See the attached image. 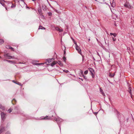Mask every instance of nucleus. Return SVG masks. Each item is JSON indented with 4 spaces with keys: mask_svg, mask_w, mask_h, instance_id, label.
Wrapping results in <instances>:
<instances>
[{
    "mask_svg": "<svg viewBox=\"0 0 134 134\" xmlns=\"http://www.w3.org/2000/svg\"><path fill=\"white\" fill-rule=\"evenodd\" d=\"M17 107H16L15 108V109L16 110L17 109Z\"/></svg>",
    "mask_w": 134,
    "mask_h": 134,
    "instance_id": "nucleus-48",
    "label": "nucleus"
},
{
    "mask_svg": "<svg viewBox=\"0 0 134 134\" xmlns=\"http://www.w3.org/2000/svg\"><path fill=\"white\" fill-rule=\"evenodd\" d=\"M88 73V71L87 70L85 71L84 72V74H87Z\"/></svg>",
    "mask_w": 134,
    "mask_h": 134,
    "instance_id": "nucleus-29",
    "label": "nucleus"
},
{
    "mask_svg": "<svg viewBox=\"0 0 134 134\" xmlns=\"http://www.w3.org/2000/svg\"><path fill=\"white\" fill-rule=\"evenodd\" d=\"M63 71L64 72L66 73H68L69 72V71L68 70H63Z\"/></svg>",
    "mask_w": 134,
    "mask_h": 134,
    "instance_id": "nucleus-24",
    "label": "nucleus"
},
{
    "mask_svg": "<svg viewBox=\"0 0 134 134\" xmlns=\"http://www.w3.org/2000/svg\"><path fill=\"white\" fill-rule=\"evenodd\" d=\"M71 39H72V40L73 41H74V39L72 37H71Z\"/></svg>",
    "mask_w": 134,
    "mask_h": 134,
    "instance_id": "nucleus-43",
    "label": "nucleus"
},
{
    "mask_svg": "<svg viewBox=\"0 0 134 134\" xmlns=\"http://www.w3.org/2000/svg\"><path fill=\"white\" fill-rule=\"evenodd\" d=\"M50 117H49L48 116H47L46 117H41V118L40 119L41 120H46L49 119H50Z\"/></svg>",
    "mask_w": 134,
    "mask_h": 134,
    "instance_id": "nucleus-6",
    "label": "nucleus"
},
{
    "mask_svg": "<svg viewBox=\"0 0 134 134\" xmlns=\"http://www.w3.org/2000/svg\"><path fill=\"white\" fill-rule=\"evenodd\" d=\"M80 72L82 74V75H83V71L82 70H80Z\"/></svg>",
    "mask_w": 134,
    "mask_h": 134,
    "instance_id": "nucleus-31",
    "label": "nucleus"
},
{
    "mask_svg": "<svg viewBox=\"0 0 134 134\" xmlns=\"http://www.w3.org/2000/svg\"><path fill=\"white\" fill-rule=\"evenodd\" d=\"M22 1H24V0H21Z\"/></svg>",
    "mask_w": 134,
    "mask_h": 134,
    "instance_id": "nucleus-52",
    "label": "nucleus"
},
{
    "mask_svg": "<svg viewBox=\"0 0 134 134\" xmlns=\"http://www.w3.org/2000/svg\"><path fill=\"white\" fill-rule=\"evenodd\" d=\"M34 64L35 65H40V63H34Z\"/></svg>",
    "mask_w": 134,
    "mask_h": 134,
    "instance_id": "nucleus-28",
    "label": "nucleus"
},
{
    "mask_svg": "<svg viewBox=\"0 0 134 134\" xmlns=\"http://www.w3.org/2000/svg\"><path fill=\"white\" fill-rule=\"evenodd\" d=\"M131 88L130 87H129V92L130 93V94L131 96V97L132 98V93H131Z\"/></svg>",
    "mask_w": 134,
    "mask_h": 134,
    "instance_id": "nucleus-15",
    "label": "nucleus"
},
{
    "mask_svg": "<svg viewBox=\"0 0 134 134\" xmlns=\"http://www.w3.org/2000/svg\"><path fill=\"white\" fill-rule=\"evenodd\" d=\"M1 119L2 120H4L5 118V114L4 113L2 112L1 114Z\"/></svg>",
    "mask_w": 134,
    "mask_h": 134,
    "instance_id": "nucleus-5",
    "label": "nucleus"
},
{
    "mask_svg": "<svg viewBox=\"0 0 134 134\" xmlns=\"http://www.w3.org/2000/svg\"><path fill=\"white\" fill-rule=\"evenodd\" d=\"M54 120L57 122L59 128L60 130V131L61 126L60 125V124L61 122L62 121V120L59 117H58V118H54Z\"/></svg>",
    "mask_w": 134,
    "mask_h": 134,
    "instance_id": "nucleus-1",
    "label": "nucleus"
},
{
    "mask_svg": "<svg viewBox=\"0 0 134 134\" xmlns=\"http://www.w3.org/2000/svg\"><path fill=\"white\" fill-rule=\"evenodd\" d=\"M124 6L129 9H131L133 8V7L130 5V3L128 2H126L124 5Z\"/></svg>",
    "mask_w": 134,
    "mask_h": 134,
    "instance_id": "nucleus-2",
    "label": "nucleus"
},
{
    "mask_svg": "<svg viewBox=\"0 0 134 134\" xmlns=\"http://www.w3.org/2000/svg\"><path fill=\"white\" fill-rule=\"evenodd\" d=\"M112 17L115 20L116 19V18H119L118 16L116 15L115 14H113L112 15Z\"/></svg>",
    "mask_w": 134,
    "mask_h": 134,
    "instance_id": "nucleus-8",
    "label": "nucleus"
},
{
    "mask_svg": "<svg viewBox=\"0 0 134 134\" xmlns=\"http://www.w3.org/2000/svg\"><path fill=\"white\" fill-rule=\"evenodd\" d=\"M56 30H58V31H59V32H62L63 31V30L62 29H60L58 27H56L55 28Z\"/></svg>",
    "mask_w": 134,
    "mask_h": 134,
    "instance_id": "nucleus-14",
    "label": "nucleus"
},
{
    "mask_svg": "<svg viewBox=\"0 0 134 134\" xmlns=\"http://www.w3.org/2000/svg\"><path fill=\"white\" fill-rule=\"evenodd\" d=\"M45 29L44 27H43L42 26H40L39 27V28L38 29Z\"/></svg>",
    "mask_w": 134,
    "mask_h": 134,
    "instance_id": "nucleus-17",
    "label": "nucleus"
},
{
    "mask_svg": "<svg viewBox=\"0 0 134 134\" xmlns=\"http://www.w3.org/2000/svg\"><path fill=\"white\" fill-rule=\"evenodd\" d=\"M97 41H98V40L97 39Z\"/></svg>",
    "mask_w": 134,
    "mask_h": 134,
    "instance_id": "nucleus-54",
    "label": "nucleus"
},
{
    "mask_svg": "<svg viewBox=\"0 0 134 134\" xmlns=\"http://www.w3.org/2000/svg\"><path fill=\"white\" fill-rule=\"evenodd\" d=\"M15 7V5L14 4H12V5L11 6V7L12 8L14 7Z\"/></svg>",
    "mask_w": 134,
    "mask_h": 134,
    "instance_id": "nucleus-32",
    "label": "nucleus"
},
{
    "mask_svg": "<svg viewBox=\"0 0 134 134\" xmlns=\"http://www.w3.org/2000/svg\"><path fill=\"white\" fill-rule=\"evenodd\" d=\"M42 9H43L44 10H46V6L45 5H44L42 6Z\"/></svg>",
    "mask_w": 134,
    "mask_h": 134,
    "instance_id": "nucleus-19",
    "label": "nucleus"
},
{
    "mask_svg": "<svg viewBox=\"0 0 134 134\" xmlns=\"http://www.w3.org/2000/svg\"><path fill=\"white\" fill-rule=\"evenodd\" d=\"M40 63V65H42V64H44V63Z\"/></svg>",
    "mask_w": 134,
    "mask_h": 134,
    "instance_id": "nucleus-45",
    "label": "nucleus"
},
{
    "mask_svg": "<svg viewBox=\"0 0 134 134\" xmlns=\"http://www.w3.org/2000/svg\"><path fill=\"white\" fill-rule=\"evenodd\" d=\"M82 76H83L86 80H87V78L86 76H84L83 75H82Z\"/></svg>",
    "mask_w": 134,
    "mask_h": 134,
    "instance_id": "nucleus-22",
    "label": "nucleus"
},
{
    "mask_svg": "<svg viewBox=\"0 0 134 134\" xmlns=\"http://www.w3.org/2000/svg\"><path fill=\"white\" fill-rule=\"evenodd\" d=\"M11 63H16L14 61H11Z\"/></svg>",
    "mask_w": 134,
    "mask_h": 134,
    "instance_id": "nucleus-39",
    "label": "nucleus"
},
{
    "mask_svg": "<svg viewBox=\"0 0 134 134\" xmlns=\"http://www.w3.org/2000/svg\"><path fill=\"white\" fill-rule=\"evenodd\" d=\"M12 111V110L11 109H9L8 110V112L9 113H10V112H11Z\"/></svg>",
    "mask_w": 134,
    "mask_h": 134,
    "instance_id": "nucleus-26",
    "label": "nucleus"
},
{
    "mask_svg": "<svg viewBox=\"0 0 134 134\" xmlns=\"http://www.w3.org/2000/svg\"><path fill=\"white\" fill-rule=\"evenodd\" d=\"M6 134H10V132H7L6 133Z\"/></svg>",
    "mask_w": 134,
    "mask_h": 134,
    "instance_id": "nucleus-41",
    "label": "nucleus"
},
{
    "mask_svg": "<svg viewBox=\"0 0 134 134\" xmlns=\"http://www.w3.org/2000/svg\"><path fill=\"white\" fill-rule=\"evenodd\" d=\"M65 51H64V54H65Z\"/></svg>",
    "mask_w": 134,
    "mask_h": 134,
    "instance_id": "nucleus-51",
    "label": "nucleus"
},
{
    "mask_svg": "<svg viewBox=\"0 0 134 134\" xmlns=\"http://www.w3.org/2000/svg\"><path fill=\"white\" fill-rule=\"evenodd\" d=\"M112 38L113 41H115L116 40V39L115 38H114L113 37H112Z\"/></svg>",
    "mask_w": 134,
    "mask_h": 134,
    "instance_id": "nucleus-27",
    "label": "nucleus"
},
{
    "mask_svg": "<svg viewBox=\"0 0 134 134\" xmlns=\"http://www.w3.org/2000/svg\"><path fill=\"white\" fill-rule=\"evenodd\" d=\"M13 81L14 83H16L17 84L20 85V83L19 82H18V83H16L14 82V80H13Z\"/></svg>",
    "mask_w": 134,
    "mask_h": 134,
    "instance_id": "nucleus-34",
    "label": "nucleus"
},
{
    "mask_svg": "<svg viewBox=\"0 0 134 134\" xmlns=\"http://www.w3.org/2000/svg\"><path fill=\"white\" fill-rule=\"evenodd\" d=\"M110 35L111 36L113 35L114 37H116L117 36V34L116 33H110Z\"/></svg>",
    "mask_w": 134,
    "mask_h": 134,
    "instance_id": "nucleus-13",
    "label": "nucleus"
},
{
    "mask_svg": "<svg viewBox=\"0 0 134 134\" xmlns=\"http://www.w3.org/2000/svg\"><path fill=\"white\" fill-rule=\"evenodd\" d=\"M6 60L7 61L9 62H10V63H11V61L10 60Z\"/></svg>",
    "mask_w": 134,
    "mask_h": 134,
    "instance_id": "nucleus-40",
    "label": "nucleus"
},
{
    "mask_svg": "<svg viewBox=\"0 0 134 134\" xmlns=\"http://www.w3.org/2000/svg\"><path fill=\"white\" fill-rule=\"evenodd\" d=\"M73 42L75 44V46H77V45L76 43V42H75V41H74Z\"/></svg>",
    "mask_w": 134,
    "mask_h": 134,
    "instance_id": "nucleus-35",
    "label": "nucleus"
},
{
    "mask_svg": "<svg viewBox=\"0 0 134 134\" xmlns=\"http://www.w3.org/2000/svg\"><path fill=\"white\" fill-rule=\"evenodd\" d=\"M100 92H101L102 93V94L103 96L104 95V92L101 89V88H100Z\"/></svg>",
    "mask_w": 134,
    "mask_h": 134,
    "instance_id": "nucleus-16",
    "label": "nucleus"
},
{
    "mask_svg": "<svg viewBox=\"0 0 134 134\" xmlns=\"http://www.w3.org/2000/svg\"><path fill=\"white\" fill-rule=\"evenodd\" d=\"M4 56L6 57L8 59H16L14 57V56H11L8 53L5 54L4 55Z\"/></svg>",
    "mask_w": 134,
    "mask_h": 134,
    "instance_id": "nucleus-3",
    "label": "nucleus"
},
{
    "mask_svg": "<svg viewBox=\"0 0 134 134\" xmlns=\"http://www.w3.org/2000/svg\"><path fill=\"white\" fill-rule=\"evenodd\" d=\"M5 47L7 49H9L10 48L11 46L9 45H7Z\"/></svg>",
    "mask_w": 134,
    "mask_h": 134,
    "instance_id": "nucleus-21",
    "label": "nucleus"
},
{
    "mask_svg": "<svg viewBox=\"0 0 134 134\" xmlns=\"http://www.w3.org/2000/svg\"><path fill=\"white\" fill-rule=\"evenodd\" d=\"M97 113H98L97 112H95L94 114H97Z\"/></svg>",
    "mask_w": 134,
    "mask_h": 134,
    "instance_id": "nucleus-44",
    "label": "nucleus"
},
{
    "mask_svg": "<svg viewBox=\"0 0 134 134\" xmlns=\"http://www.w3.org/2000/svg\"><path fill=\"white\" fill-rule=\"evenodd\" d=\"M49 5L51 7V8H53V7L49 3Z\"/></svg>",
    "mask_w": 134,
    "mask_h": 134,
    "instance_id": "nucleus-42",
    "label": "nucleus"
},
{
    "mask_svg": "<svg viewBox=\"0 0 134 134\" xmlns=\"http://www.w3.org/2000/svg\"><path fill=\"white\" fill-rule=\"evenodd\" d=\"M3 129H3L2 128H1L0 129V132L1 133L3 131Z\"/></svg>",
    "mask_w": 134,
    "mask_h": 134,
    "instance_id": "nucleus-30",
    "label": "nucleus"
},
{
    "mask_svg": "<svg viewBox=\"0 0 134 134\" xmlns=\"http://www.w3.org/2000/svg\"><path fill=\"white\" fill-rule=\"evenodd\" d=\"M0 108L1 109H4V107L2 106V105H0Z\"/></svg>",
    "mask_w": 134,
    "mask_h": 134,
    "instance_id": "nucleus-25",
    "label": "nucleus"
},
{
    "mask_svg": "<svg viewBox=\"0 0 134 134\" xmlns=\"http://www.w3.org/2000/svg\"><path fill=\"white\" fill-rule=\"evenodd\" d=\"M57 63H58V64L60 65L61 66H62L63 65V64L62 62L60 61H59L58 62H57Z\"/></svg>",
    "mask_w": 134,
    "mask_h": 134,
    "instance_id": "nucleus-12",
    "label": "nucleus"
},
{
    "mask_svg": "<svg viewBox=\"0 0 134 134\" xmlns=\"http://www.w3.org/2000/svg\"><path fill=\"white\" fill-rule=\"evenodd\" d=\"M52 59H47V62H46L45 63L47 65H48V64H47V63H49L51 62Z\"/></svg>",
    "mask_w": 134,
    "mask_h": 134,
    "instance_id": "nucleus-11",
    "label": "nucleus"
},
{
    "mask_svg": "<svg viewBox=\"0 0 134 134\" xmlns=\"http://www.w3.org/2000/svg\"><path fill=\"white\" fill-rule=\"evenodd\" d=\"M63 46H64V49L65 50V46L64 45H63Z\"/></svg>",
    "mask_w": 134,
    "mask_h": 134,
    "instance_id": "nucleus-46",
    "label": "nucleus"
},
{
    "mask_svg": "<svg viewBox=\"0 0 134 134\" xmlns=\"http://www.w3.org/2000/svg\"><path fill=\"white\" fill-rule=\"evenodd\" d=\"M10 49L11 50L13 51H14V48L12 47H11Z\"/></svg>",
    "mask_w": 134,
    "mask_h": 134,
    "instance_id": "nucleus-33",
    "label": "nucleus"
},
{
    "mask_svg": "<svg viewBox=\"0 0 134 134\" xmlns=\"http://www.w3.org/2000/svg\"><path fill=\"white\" fill-rule=\"evenodd\" d=\"M48 14L49 15H52V13L51 12L48 13Z\"/></svg>",
    "mask_w": 134,
    "mask_h": 134,
    "instance_id": "nucleus-36",
    "label": "nucleus"
},
{
    "mask_svg": "<svg viewBox=\"0 0 134 134\" xmlns=\"http://www.w3.org/2000/svg\"><path fill=\"white\" fill-rule=\"evenodd\" d=\"M115 75V74H111L110 73L109 74V76L111 77H113V76H114Z\"/></svg>",
    "mask_w": 134,
    "mask_h": 134,
    "instance_id": "nucleus-20",
    "label": "nucleus"
},
{
    "mask_svg": "<svg viewBox=\"0 0 134 134\" xmlns=\"http://www.w3.org/2000/svg\"><path fill=\"white\" fill-rule=\"evenodd\" d=\"M90 71L91 72H92V71H93V69H92V68H90Z\"/></svg>",
    "mask_w": 134,
    "mask_h": 134,
    "instance_id": "nucleus-37",
    "label": "nucleus"
},
{
    "mask_svg": "<svg viewBox=\"0 0 134 134\" xmlns=\"http://www.w3.org/2000/svg\"><path fill=\"white\" fill-rule=\"evenodd\" d=\"M81 80L82 81H83V80L82 79V78H81Z\"/></svg>",
    "mask_w": 134,
    "mask_h": 134,
    "instance_id": "nucleus-49",
    "label": "nucleus"
},
{
    "mask_svg": "<svg viewBox=\"0 0 134 134\" xmlns=\"http://www.w3.org/2000/svg\"><path fill=\"white\" fill-rule=\"evenodd\" d=\"M115 26H116V24H115Z\"/></svg>",
    "mask_w": 134,
    "mask_h": 134,
    "instance_id": "nucleus-55",
    "label": "nucleus"
},
{
    "mask_svg": "<svg viewBox=\"0 0 134 134\" xmlns=\"http://www.w3.org/2000/svg\"><path fill=\"white\" fill-rule=\"evenodd\" d=\"M5 9H7V8H6V7H5Z\"/></svg>",
    "mask_w": 134,
    "mask_h": 134,
    "instance_id": "nucleus-53",
    "label": "nucleus"
},
{
    "mask_svg": "<svg viewBox=\"0 0 134 134\" xmlns=\"http://www.w3.org/2000/svg\"><path fill=\"white\" fill-rule=\"evenodd\" d=\"M75 48L76 50L78 51V53L81 55V52L80 48L77 45L76 46Z\"/></svg>",
    "mask_w": 134,
    "mask_h": 134,
    "instance_id": "nucleus-4",
    "label": "nucleus"
},
{
    "mask_svg": "<svg viewBox=\"0 0 134 134\" xmlns=\"http://www.w3.org/2000/svg\"><path fill=\"white\" fill-rule=\"evenodd\" d=\"M4 2H5V1L4 0H0V3L3 6L5 7L4 3Z\"/></svg>",
    "mask_w": 134,
    "mask_h": 134,
    "instance_id": "nucleus-10",
    "label": "nucleus"
},
{
    "mask_svg": "<svg viewBox=\"0 0 134 134\" xmlns=\"http://www.w3.org/2000/svg\"><path fill=\"white\" fill-rule=\"evenodd\" d=\"M19 64H24L23 63H22V62H20L19 63Z\"/></svg>",
    "mask_w": 134,
    "mask_h": 134,
    "instance_id": "nucleus-47",
    "label": "nucleus"
},
{
    "mask_svg": "<svg viewBox=\"0 0 134 134\" xmlns=\"http://www.w3.org/2000/svg\"><path fill=\"white\" fill-rule=\"evenodd\" d=\"M91 75H92V77L93 78H94V75H93V73L92 72H91Z\"/></svg>",
    "mask_w": 134,
    "mask_h": 134,
    "instance_id": "nucleus-38",
    "label": "nucleus"
},
{
    "mask_svg": "<svg viewBox=\"0 0 134 134\" xmlns=\"http://www.w3.org/2000/svg\"><path fill=\"white\" fill-rule=\"evenodd\" d=\"M38 11L39 14L41 15L42 14V10L41 7L38 8Z\"/></svg>",
    "mask_w": 134,
    "mask_h": 134,
    "instance_id": "nucleus-9",
    "label": "nucleus"
},
{
    "mask_svg": "<svg viewBox=\"0 0 134 134\" xmlns=\"http://www.w3.org/2000/svg\"><path fill=\"white\" fill-rule=\"evenodd\" d=\"M88 40L89 41H90V38H89Z\"/></svg>",
    "mask_w": 134,
    "mask_h": 134,
    "instance_id": "nucleus-50",
    "label": "nucleus"
},
{
    "mask_svg": "<svg viewBox=\"0 0 134 134\" xmlns=\"http://www.w3.org/2000/svg\"><path fill=\"white\" fill-rule=\"evenodd\" d=\"M4 42V41L1 39H0V45L3 44Z\"/></svg>",
    "mask_w": 134,
    "mask_h": 134,
    "instance_id": "nucleus-18",
    "label": "nucleus"
},
{
    "mask_svg": "<svg viewBox=\"0 0 134 134\" xmlns=\"http://www.w3.org/2000/svg\"><path fill=\"white\" fill-rule=\"evenodd\" d=\"M63 59L64 60V61L65 62L66 60V57H64L63 58Z\"/></svg>",
    "mask_w": 134,
    "mask_h": 134,
    "instance_id": "nucleus-23",
    "label": "nucleus"
},
{
    "mask_svg": "<svg viewBox=\"0 0 134 134\" xmlns=\"http://www.w3.org/2000/svg\"><path fill=\"white\" fill-rule=\"evenodd\" d=\"M57 63V62L54 61L52 63L50 64H49V65H50L51 66H53L54 65H55Z\"/></svg>",
    "mask_w": 134,
    "mask_h": 134,
    "instance_id": "nucleus-7",
    "label": "nucleus"
}]
</instances>
